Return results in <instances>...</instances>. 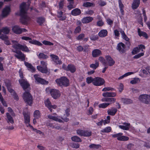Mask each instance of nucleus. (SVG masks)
Here are the masks:
<instances>
[{
  "instance_id": "54",
  "label": "nucleus",
  "mask_w": 150,
  "mask_h": 150,
  "mask_svg": "<svg viewBox=\"0 0 150 150\" xmlns=\"http://www.w3.org/2000/svg\"><path fill=\"white\" fill-rule=\"evenodd\" d=\"M0 100L4 106L6 107L7 106V105L5 101L4 100L1 94H0Z\"/></svg>"
},
{
  "instance_id": "10",
  "label": "nucleus",
  "mask_w": 150,
  "mask_h": 150,
  "mask_svg": "<svg viewBox=\"0 0 150 150\" xmlns=\"http://www.w3.org/2000/svg\"><path fill=\"white\" fill-rule=\"evenodd\" d=\"M104 97H108L103 98V101L110 102L114 103L115 101V99L113 98H109L110 97H114L115 96V94H103Z\"/></svg>"
},
{
  "instance_id": "62",
  "label": "nucleus",
  "mask_w": 150,
  "mask_h": 150,
  "mask_svg": "<svg viewBox=\"0 0 150 150\" xmlns=\"http://www.w3.org/2000/svg\"><path fill=\"white\" fill-rule=\"evenodd\" d=\"M64 4V0H61L59 3V6L60 9H62L63 8Z\"/></svg>"
},
{
  "instance_id": "23",
  "label": "nucleus",
  "mask_w": 150,
  "mask_h": 150,
  "mask_svg": "<svg viewBox=\"0 0 150 150\" xmlns=\"http://www.w3.org/2000/svg\"><path fill=\"white\" fill-rule=\"evenodd\" d=\"M46 91V93L48 94H59V93L58 90L54 89H51L50 88H47Z\"/></svg>"
},
{
  "instance_id": "37",
  "label": "nucleus",
  "mask_w": 150,
  "mask_h": 150,
  "mask_svg": "<svg viewBox=\"0 0 150 150\" xmlns=\"http://www.w3.org/2000/svg\"><path fill=\"white\" fill-rule=\"evenodd\" d=\"M29 42L31 44L36 45L38 46H41L42 45V44L40 42L35 40L32 39L31 40L29 41Z\"/></svg>"
},
{
  "instance_id": "25",
  "label": "nucleus",
  "mask_w": 150,
  "mask_h": 150,
  "mask_svg": "<svg viewBox=\"0 0 150 150\" xmlns=\"http://www.w3.org/2000/svg\"><path fill=\"white\" fill-rule=\"evenodd\" d=\"M140 3V0H133L132 4V7L133 9L137 8L139 6Z\"/></svg>"
},
{
  "instance_id": "29",
  "label": "nucleus",
  "mask_w": 150,
  "mask_h": 150,
  "mask_svg": "<svg viewBox=\"0 0 150 150\" xmlns=\"http://www.w3.org/2000/svg\"><path fill=\"white\" fill-rule=\"evenodd\" d=\"M117 111V109L112 108L111 109L108 110L107 112L108 115L114 116L115 115Z\"/></svg>"
},
{
  "instance_id": "11",
  "label": "nucleus",
  "mask_w": 150,
  "mask_h": 150,
  "mask_svg": "<svg viewBox=\"0 0 150 150\" xmlns=\"http://www.w3.org/2000/svg\"><path fill=\"white\" fill-rule=\"evenodd\" d=\"M23 98L24 101L28 105L31 106L32 104L33 97L31 94H23Z\"/></svg>"
},
{
  "instance_id": "64",
  "label": "nucleus",
  "mask_w": 150,
  "mask_h": 150,
  "mask_svg": "<svg viewBox=\"0 0 150 150\" xmlns=\"http://www.w3.org/2000/svg\"><path fill=\"white\" fill-rule=\"evenodd\" d=\"M132 92L133 93H139V90L136 88H132L131 90Z\"/></svg>"
},
{
  "instance_id": "49",
  "label": "nucleus",
  "mask_w": 150,
  "mask_h": 150,
  "mask_svg": "<svg viewBox=\"0 0 150 150\" xmlns=\"http://www.w3.org/2000/svg\"><path fill=\"white\" fill-rule=\"evenodd\" d=\"M119 138V140L121 141H126L129 139L128 137L122 135H121Z\"/></svg>"
},
{
  "instance_id": "30",
  "label": "nucleus",
  "mask_w": 150,
  "mask_h": 150,
  "mask_svg": "<svg viewBox=\"0 0 150 150\" xmlns=\"http://www.w3.org/2000/svg\"><path fill=\"white\" fill-rule=\"evenodd\" d=\"M81 13V10L78 8H75L71 11V14L74 16H76L79 15Z\"/></svg>"
},
{
  "instance_id": "12",
  "label": "nucleus",
  "mask_w": 150,
  "mask_h": 150,
  "mask_svg": "<svg viewBox=\"0 0 150 150\" xmlns=\"http://www.w3.org/2000/svg\"><path fill=\"white\" fill-rule=\"evenodd\" d=\"M11 12L10 7L9 6H6L3 9L2 13L1 16H0V21L2 19L3 17L7 16Z\"/></svg>"
},
{
  "instance_id": "1",
  "label": "nucleus",
  "mask_w": 150,
  "mask_h": 150,
  "mask_svg": "<svg viewBox=\"0 0 150 150\" xmlns=\"http://www.w3.org/2000/svg\"><path fill=\"white\" fill-rule=\"evenodd\" d=\"M29 6V2H28L27 4L23 3L20 5V14L21 16V22L24 24H27L30 19V18L27 15V11Z\"/></svg>"
},
{
  "instance_id": "9",
  "label": "nucleus",
  "mask_w": 150,
  "mask_h": 150,
  "mask_svg": "<svg viewBox=\"0 0 150 150\" xmlns=\"http://www.w3.org/2000/svg\"><path fill=\"white\" fill-rule=\"evenodd\" d=\"M139 99L145 103H150V95L141 94L139 96Z\"/></svg>"
},
{
  "instance_id": "3",
  "label": "nucleus",
  "mask_w": 150,
  "mask_h": 150,
  "mask_svg": "<svg viewBox=\"0 0 150 150\" xmlns=\"http://www.w3.org/2000/svg\"><path fill=\"white\" fill-rule=\"evenodd\" d=\"M12 47L15 49H20L23 51L27 52H29V50L26 45H23L18 43V42L15 40L12 41Z\"/></svg>"
},
{
  "instance_id": "61",
  "label": "nucleus",
  "mask_w": 150,
  "mask_h": 150,
  "mask_svg": "<svg viewBox=\"0 0 150 150\" xmlns=\"http://www.w3.org/2000/svg\"><path fill=\"white\" fill-rule=\"evenodd\" d=\"M0 38L4 41L7 39L8 38L6 35L2 34L0 35Z\"/></svg>"
},
{
  "instance_id": "31",
  "label": "nucleus",
  "mask_w": 150,
  "mask_h": 150,
  "mask_svg": "<svg viewBox=\"0 0 150 150\" xmlns=\"http://www.w3.org/2000/svg\"><path fill=\"white\" fill-rule=\"evenodd\" d=\"M68 71H70L71 73H74L76 70V67L72 64H69L67 66Z\"/></svg>"
},
{
  "instance_id": "26",
  "label": "nucleus",
  "mask_w": 150,
  "mask_h": 150,
  "mask_svg": "<svg viewBox=\"0 0 150 150\" xmlns=\"http://www.w3.org/2000/svg\"><path fill=\"white\" fill-rule=\"evenodd\" d=\"M101 54V51L98 49H95L92 52V56L94 57H97Z\"/></svg>"
},
{
  "instance_id": "55",
  "label": "nucleus",
  "mask_w": 150,
  "mask_h": 150,
  "mask_svg": "<svg viewBox=\"0 0 150 150\" xmlns=\"http://www.w3.org/2000/svg\"><path fill=\"white\" fill-rule=\"evenodd\" d=\"M110 105L109 103H103L99 105L100 108H105Z\"/></svg>"
},
{
  "instance_id": "7",
  "label": "nucleus",
  "mask_w": 150,
  "mask_h": 150,
  "mask_svg": "<svg viewBox=\"0 0 150 150\" xmlns=\"http://www.w3.org/2000/svg\"><path fill=\"white\" fill-rule=\"evenodd\" d=\"M23 114L24 116V123L26 124V126L27 127H30L33 128L32 126L29 123L30 121V113L28 112H23Z\"/></svg>"
},
{
  "instance_id": "19",
  "label": "nucleus",
  "mask_w": 150,
  "mask_h": 150,
  "mask_svg": "<svg viewBox=\"0 0 150 150\" xmlns=\"http://www.w3.org/2000/svg\"><path fill=\"white\" fill-rule=\"evenodd\" d=\"M50 57L52 61L56 64H60L62 63V62L59 59L58 56L53 54H51Z\"/></svg>"
},
{
  "instance_id": "24",
  "label": "nucleus",
  "mask_w": 150,
  "mask_h": 150,
  "mask_svg": "<svg viewBox=\"0 0 150 150\" xmlns=\"http://www.w3.org/2000/svg\"><path fill=\"white\" fill-rule=\"evenodd\" d=\"M5 83L9 92L11 93H15L14 91L11 87V84L10 81L8 80H6L5 81Z\"/></svg>"
},
{
  "instance_id": "56",
  "label": "nucleus",
  "mask_w": 150,
  "mask_h": 150,
  "mask_svg": "<svg viewBox=\"0 0 150 150\" xmlns=\"http://www.w3.org/2000/svg\"><path fill=\"white\" fill-rule=\"evenodd\" d=\"M114 90V89L112 88L108 87H105L103 88L102 89V91H113Z\"/></svg>"
},
{
  "instance_id": "58",
  "label": "nucleus",
  "mask_w": 150,
  "mask_h": 150,
  "mask_svg": "<svg viewBox=\"0 0 150 150\" xmlns=\"http://www.w3.org/2000/svg\"><path fill=\"white\" fill-rule=\"evenodd\" d=\"M144 55V53L143 52L140 53L136 55H135L134 57V58L138 59L140 57L143 56Z\"/></svg>"
},
{
  "instance_id": "18",
  "label": "nucleus",
  "mask_w": 150,
  "mask_h": 150,
  "mask_svg": "<svg viewBox=\"0 0 150 150\" xmlns=\"http://www.w3.org/2000/svg\"><path fill=\"white\" fill-rule=\"evenodd\" d=\"M13 52L16 53L15 56L18 59H21V61H23L25 60V55L21 51L16 50H13Z\"/></svg>"
},
{
  "instance_id": "36",
  "label": "nucleus",
  "mask_w": 150,
  "mask_h": 150,
  "mask_svg": "<svg viewBox=\"0 0 150 150\" xmlns=\"http://www.w3.org/2000/svg\"><path fill=\"white\" fill-rule=\"evenodd\" d=\"M97 19L98 21L97 22V25L98 26H103L104 23L102 20V18L100 16H97Z\"/></svg>"
},
{
  "instance_id": "32",
  "label": "nucleus",
  "mask_w": 150,
  "mask_h": 150,
  "mask_svg": "<svg viewBox=\"0 0 150 150\" xmlns=\"http://www.w3.org/2000/svg\"><path fill=\"white\" fill-rule=\"evenodd\" d=\"M37 55L40 59H47L49 57L48 56L42 53H37Z\"/></svg>"
},
{
  "instance_id": "45",
  "label": "nucleus",
  "mask_w": 150,
  "mask_h": 150,
  "mask_svg": "<svg viewBox=\"0 0 150 150\" xmlns=\"http://www.w3.org/2000/svg\"><path fill=\"white\" fill-rule=\"evenodd\" d=\"M99 63L97 61L96 62L95 64H90V67L91 68L94 69H96L98 66Z\"/></svg>"
},
{
  "instance_id": "53",
  "label": "nucleus",
  "mask_w": 150,
  "mask_h": 150,
  "mask_svg": "<svg viewBox=\"0 0 150 150\" xmlns=\"http://www.w3.org/2000/svg\"><path fill=\"white\" fill-rule=\"evenodd\" d=\"M2 32L6 34L8 33L9 32V29L7 27H4L1 29Z\"/></svg>"
},
{
  "instance_id": "41",
  "label": "nucleus",
  "mask_w": 150,
  "mask_h": 150,
  "mask_svg": "<svg viewBox=\"0 0 150 150\" xmlns=\"http://www.w3.org/2000/svg\"><path fill=\"white\" fill-rule=\"evenodd\" d=\"M120 32L122 35V38L127 41H129V39L127 37L124 31L122 30Z\"/></svg>"
},
{
  "instance_id": "28",
  "label": "nucleus",
  "mask_w": 150,
  "mask_h": 150,
  "mask_svg": "<svg viewBox=\"0 0 150 150\" xmlns=\"http://www.w3.org/2000/svg\"><path fill=\"white\" fill-rule=\"evenodd\" d=\"M25 65L28 69V70L32 72H34L35 71V68L30 63L27 62H24Z\"/></svg>"
},
{
  "instance_id": "59",
  "label": "nucleus",
  "mask_w": 150,
  "mask_h": 150,
  "mask_svg": "<svg viewBox=\"0 0 150 150\" xmlns=\"http://www.w3.org/2000/svg\"><path fill=\"white\" fill-rule=\"evenodd\" d=\"M81 31V28L80 26H78L75 29L74 33H79Z\"/></svg>"
},
{
  "instance_id": "6",
  "label": "nucleus",
  "mask_w": 150,
  "mask_h": 150,
  "mask_svg": "<svg viewBox=\"0 0 150 150\" xmlns=\"http://www.w3.org/2000/svg\"><path fill=\"white\" fill-rule=\"evenodd\" d=\"M40 63L41 65L37 66L38 70L42 73H47V63L43 61H40Z\"/></svg>"
},
{
  "instance_id": "34",
  "label": "nucleus",
  "mask_w": 150,
  "mask_h": 150,
  "mask_svg": "<svg viewBox=\"0 0 150 150\" xmlns=\"http://www.w3.org/2000/svg\"><path fill=\"white\" fill-rule=\"evenodd\" d=\"M108 32L106 30H102L98 33V35L101 37L106 36Z\"/></svg>"
},
{
  "instance_id": "43",
  "label": "nucleus",
  "mask_w": 150,
  "mask_h": 150,
  "mask_svg": "<svg viewBox=\"0 0 150 150\" xmlns=\"http://www.w3.org/2000/svg\"><path fill=\"white\" fill-rule=\"evenodd\" d=\"M34 116L35 119H38L40 117V114L39 111L35 110L34 113Z\"/></svg>"
},
{
  "instance_id": "14",
  "label": "nucleus",
  "mask_w": 150,
  "mask_h": 150,
  "mask_svg": "<svg viewBox=\"0 0 150 150\" xmlns=\"http://www.w3.org/2000/svg\"><path fill=\"white\" fill-rule=\"evenodd\" d=\"M34 76L35 81L38 83L42 84H47L48 83V81H46L43 79L40 78L39 75L37 74L34 75Z\"/></svg>"
},
{
  "instance_id": "40",
  "label": "nucleus",
  "mask_w": 150,
  "mask_h": 150,
  "mask_svg": "<svg viewBox=\"0 0 150 150\" xmlns=\"http://www.w3.org/2000/svg\"><path fill=\"white\" fill-rule=\"evenodd\" d=\"M71 139L72 141L75 142H80L81 141L80 138L76 136L72 137Z\"/></svg>"
},
{
  "instance_id": "44",
  "label": "nucleus",
  "mask_w": 150,
  "mask_h": 150,
  "mask_svg": "<svg viewBox=\"0 0 150 150\" xmlns=\"http://www.w3.org/2000/svg\"><path fill=\"white\" fill-rule=\"evenodd\" d=\"M6 115L9 122L11 123H13L14 121L12 117L8 113H7Z\"/></svg>"
},
{
  "instance_id": "52",
  "label": "nucleus",
  "mask_w": 150,
  "mask_h": 150,
  "mask_svg": "<svg viewBox=\"0 0 150 150\" xmlns=\"http://www.w3.org/2000/svg\"><path fill=\"white\" fill-rule=\"evenodd\" d=\"M123 133H119L117 134L111 135L112 137L113 138H117V139L119 140V138L121 135H122Z\"/></svg>"
},
{
  "instance_id": "15",
  "label": "nucleus",
  "mask_w": 150,
  "mask_h": 150,
  "mask_svg": "<svg viewBox=\"0 0 150 150\" xmlns=\"http://www.w3.org/2000/svg\"><path fill=\"white\" fill-rule=\"evenodd\" d=\"M145 49V46L142 45H140L138 46V47H137L134 48L132 51V53L133 55H134L142 51H143V49Z\"/></svg>"
},
{
  "instance_id": "50",
  "label": "nucleus",
  "mask_w": 150,
  "mask_h": 150,
  "mask_svg": "<svg viewBox=\"0 0 150 150\" xmlns=\"http://www.w3.org/2000/svg\"><path fill=\"white\" fill-rule=\"evenodd\" d=\"M45 21V19L43 18L40 17L38 18L37 20V22L40 25H41Z\"/></svg>"
},
{
  "instance_id": "38",
  "label": "nucleus",
  "mask_w": 150,
  "mask_h": 150,
  "mask_svg": "<svg viewBox=\"0 0 150 150\" xmlns=\"http://www.w3.org/2000/svg\"><path fill=\"white\" fill-rule=\"evenodd\" d=\"M138 32L139 35L140 36H143L146 38H148L147 34L144 32L141 31L140 29H139L138 30Z\"/></svg>"
},
{
  "instance_id": "17",
  "label": "nucleus",
  "mask_w": 150,
  "mask_h": 150,
  "mask_svg": "<svg viewBox=\"0 0 150 150\" xmlns=\"http://www.w3.org/2000/svg\"><path fill=\"white\" fill-rule=\"evenodd\" d=\"M45 103L46 106L49 109L51 112H52V110L51 109L52 108L55 109L57 107V106L56 105H51V102L48 98L45 101Z\"/></svg>"
},
{
  "instance_id": "63",
  "label": "nucleus",
  "mask_w": 150,
  "mask_h": 150,
  "mask_svg": "<svg viewBox=\"0 0 150 150\" xmlns=\"http://www.w3.org/2000/svg\"><path fill=\"white\" fill-rule=\"evenodd\" d=\"M119 6L120 9H123L124 8V5L123 4H122V1L121 0H118Z\"/></svg>"
},
{
  "instance_id": "27",
  "label": "nucleus",
  "mask_w": 150,
  "mask_h": 150,
  "mask_svg": "<svg viewBox=\"0 0 150 150\" xmlns=\"http://www.w3.org/2000/svg\"><path fill=\"white\" fill-rule=\"evenodd\" d=\"M93 19V18L91 17H86L83 18L81 20L83 23H88L91 21Z\"/></svg>"
},
{
  "instance_id": "42",
  "label": "nucleus",
  "mask_w": 150,
  "mask_h": 150,
  "mask_svg": "<svg viewBox=\"0 0 150 150\" xmlns=\"http://www.w3.org/2000/svg\"><path fill=\"white\" fill-rule=\"evenodd\" d=\"M83 6L86 7L94 6H95V4L94 3L90 2H86L83 3Z\"/></svg>"
},
{
  "instance_id": "35",
  "label": "nucleus",
  "mask_w": 150,
  "mask_h": 150,
  "mask_svg": "<svg viewBox=\"0 0 150 150\" xmlns=\"http://www.w3.org/2000/svg\"><path fill=\"white\" fill-rule=\"evenodd\" d=\"M140 81V79L138 78H134L132 79L130 83L132 84H134L139 83Z\"/></svg>"
},
{
  "instance_id": "20",
  "label": "nucleus",
  "mask_w": 150,
  "mask_h": 150,
  "mask_svg": "<svg viewBox=\"0 0 150 150\" xmlns=\"http://www.w3.org/2000/svg\"><path fill=\"white\" fill-rule=\"evenodd\" d=\"M117 49L120 53H124L125 51V44L122 42L119 43L117 45Z\"/></svg>"
},
{
  "instance_id": "46",
  "label": "nucleus",
  "mask_w": 150,
  "mask_h": 150,
  "mask_svg": "<svg viewBox=\"0 0 150 150\" xmlns=\"http://www.w3.org/2000/svg\"><path fill=\"white\" fill-rule=\"evenodd\" d=\"M111 130L110 127H108L105 128L104 129L101 130V132H103L108 133L110 132Z\"/></svg>"
},
{
  "instance_id": "13",
  "label": "nucleus",
  "mask_w": 150,
  "mask_h": 150,
  "mask_svg": "<svg viewBox=\"0 0 150 150\" xmlns=\"http://www.w3.org/2000/svg\"><path fill=\"white\" fill-rule=\"evenodd\" d=\"M77 133L79 135L84 137H89L91 135V132L87 130L78 129L76 131Z\"/></svg>"
},
{
  "instance_id": "33",
  "label": "nucleus",
  "mask_w": 150,
  "mask_h": 150,
  "mask_svg": "<svg viewBox=\"0 0 150 150\" xmlns=\"http://www.w3.org/2000/svg\"><path fill=\"white\" fill-rule=\"evenodd\" d=\"M121 101L125 104H129L132 103L133 102L132 100L127 98H122Z\"/></svg>"
},
{
  "instance_id": "5",
  "label": "nucleus",
  "mask_w": 150,
  "mask_h": 150,
  "mask_svg": "<svg viewBox=\"0 0 150 150\" xmlns=\"http://www.w3.org/2000/svg\"><path fill=\"white\" fill-rule=\"evenodd\" d=\"M56 116H52V115H49L48 116V118L52 120L58 122L60 123L63 122L62 119L64 121L67 122H68L69 119L67 117H60L59 116H57V115L55 114Z\"/></svg>"
},
{
  "instance_id": "8",
  "label": "nucleus",
  "mask_w": 150,
  "mask_h": 150,
  "mask_svg": "<svg viewBox=\"0 0 150 150\" xmlns=\"http://www.w3.org/2000/svg\"><path fill=\"white\" fill-rule=\"evenodd\" d=\"M105 81L102 78L99 77H95L93 82V84L96 86H100L104 83Z\"/></svg>"
},
{
  "instance_id": "48",
  "label": "nucleus",
  "mask_w": 150,
  "mask_h": 150,
  "mask_svg": "<svg viewBox=\"0 0 150 150\" xmlns=\"http://www.w3.org/2000/svg\"><path fill=\"white\" fill-rule=\"evenodd\" d=\"M100 146L99 145H97L94 144L90 145L89 147L91 149H98L99 148V147Z\"/></svg>"
},
{
  "instance_id": "60",
  "label": "nucleus",
  "mask_w": 150,
  "mask_h": 150,
  "mask_svg": "<svg viewBox=\"0 0 150 150\" xmlns=\"http://www.w3.org/2000/svg\"><path fill=\"white\" fill-rule=\"evenodd\" d=\"M85 36L84 34L82 33L80 34L77 38L76 39L78 40H81Z\"/></svg>"
},
{
  "instance_id": "2",
  "label": "nucleus",
  "mask_w": 150,
  "mask_h": 150,
  "mask_svg": "<svg viewBox=\"0 0 150 150\" xmlns=\"http://www.w3.org/2000/svg\"><path fill=\"white\" fill-rule=\"evenodd\" d=\"M19 72L21 79L19 80V83L23 89L26 92V94H29L28 91L30 89L29 85L26 79H23V74L21 69L19 71Z\"/></svg>"
},
{
  "instance_id": "16",
  "label": "nucleus",
  "mask_w": 150,
  "mask_h": 150,
  "mask_svg": "<svg viewBox=\"0 0 150 150\" xmlns=\"http://www.w3.org/2000/svg\"><path fill=\"white\" fill-rule=\"evenodd\" d=\"M13 31L15 33L19 34L23 32H26L27 30L24 28H20L18 25L13 26L12 29Z\"/></svg>"
},
{
  "instance_id": "4",
  "label": "nucleus",
  "mask_w": 150,
  "mask_h": 150,
  "mask_svg": "<svg viewBox=\"0 0 150 150\" xmlns=\"http://www.w3.org/2000/svg\"><path fill=\"white\" fill-rule=\"evenodd\" d=\"M56 83L61 86L67 87L69 85V81L66 77L62 76L59 79H57Z\"/></svg>"
},
{
  "instance_id": "47",
  "label": "nucleus",
  "mask_w": 150,
  "mask_h": 150,
  "mask_svg": "<svg viewBox=\"0 0 150 150\" xmlns=\"http://www.w3.org/2000/svg\"><path fill=\"white\" fill-rule=\"evenodd\" d=\"M94 80V78H93L91 77H89L86 78V82L88 84L90 83H92L93 84Z\"/></svg>"
},
{
  "instance_id": "21",
  "label": "nucleus",
  "mask_w": 150,
  "mask_h": 150,
  "mask_svg": "<svg viewBox=\"0 0 150 150\" xmlns=\"http://www.w3.org/2000/svg\"><path fill=\"white\" fill-rule=\"evenodd\" d=\"M105 58L107 61V65L108 64L109 66H111L114 64L115 62L110 56H106Z\"/></svg>"
},
{
  "instance_id": "51",
  "label": "nucleus",
  "mask_w": 150,
  "mask_h": 150,
  "mask_svg": "<svg viewBox=\"0 0 150 150\" xmlns=\"http://www.w3.org/2000/svg\"><path fill=\"white\" fill-rule=\"evenodd\" d=\"M99 60L104 65H106L107 63L104 58L102 57H100L99 58Z\"/></svg>"
},
{
  "instance_id": "39",
  "label": "nucleus",
  "mask_w": 150,
  "mask_h": 150,
  "mask_svg": "<svg viewBox=\"0 0 150 150\" xmlns=\"http://www.w3.org/2000/svg\"><path fill=\"white\" fill-rule=\"evenodd\" d=\"M134 73V72H127V73L119 77L118 78V79L120 80V79H122L124 78L125 77H127L128 76L130 75L131 74H133Z\"/></svg>"
},
{
  "instance_id": "57",
  "label": "nucleus",
  "mask_w": 150,
  "mask_h": 150,
  "mask_svg": "<svg viewBox=\"0 0 150 150\" xmlns=\"http://www.w3.org/2000/svg\"><path fill=\"white\" fill-rule=\"evenodd\" d=\"M42 42L45 45H53V44L52 43L46 40H44Z\"/></svg>"
},
{
  "instance_id": "22",
  "label": "nucleus",
  "mask_w": 150,
  "mask_h": 150,
  "mask_svg": "<svg viewBox=\"0 0 150 150\" xmlns=\"http://www.w3.org/2000/svg\"><path fill=\"white\" fill-rule=\"evenodd\" d=\"M122 124L124 125H119L118 127L119 128L125 130H128L129 129L130 127V123L124 122Z\"/></svg>"
}]
</instances>
